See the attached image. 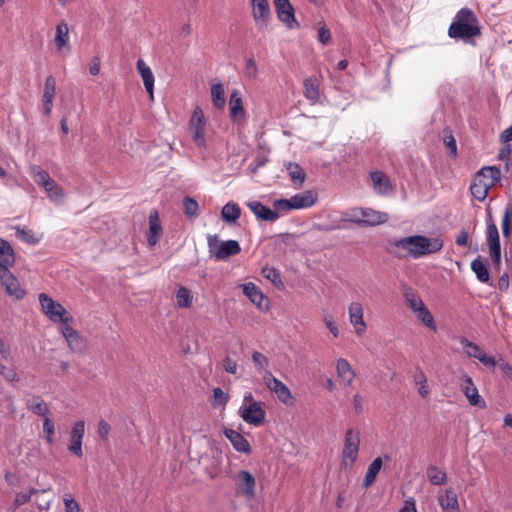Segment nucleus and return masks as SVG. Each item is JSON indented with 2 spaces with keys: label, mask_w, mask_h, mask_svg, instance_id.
<instances>
[{
  "label": "nucleus",
  "mask_w": 512,
  "mask_h": 512,
  "mask_svg": "<svg viewBox=\"0 0 512 512\" xmlns=\"http://www.w3.org/2000/svg\"><path fill=\"white\" fill-rule=\"evenodd\" d=\"M393 246L406 252V254L395 252L398 257L409 256L418 259L440 251L443 247V241L438 237L428 238L422 235H413L395 240Z\"/></svg>",
  "instance_id": "nucleus-1"
},
{
  "label": "nucleus",
  "mask_w": 512,
  "mask_h": 512,
  "mask_svg": "<svg viewBox=\"0 0 512 512\" xmlns=\"http://www.w3.org/2000/svg\"><path fill=\"white\" fill-rule=\"evenodd\" d=\"M480 34L481 30L478 18L468 7H463L456 13L448 28V36L450 38L463 40L464 42Z\"/></svg>",
  "instance_id": "nucleus-2"
},
{
  "label": "nucleus",
  "mask_w": 512,
  "mask_h": 512,
  "mask_svg": "<svg viewBox=\"0 0 512 512\" xmlns=\"http://www.w3.org/2000/svg\"><path fill=\"white\" fill-rule=\"evenodd\" d=\"M207 244L210 257L218 261L237 255L241 251L238 241H222L219 239L218 235H209L207 238Z\"/></svg>",
  "instance_id": "nucleus-3"
},
{
  "label": "nucleus",
  "mask_w": 512,
  "mask_h": 512,
  "mask_svg": "<svg viewBox=\"0 0 512 512\" xmlns=\"http://www.w3.org/2000/svg\"><path fill=\"white\" fill-rule=\"evenodd\" d=\"M360 447V433L354 428H349L344 436L341 465L344 468L351 467L358 458Z\"/></svg>",
  "instance_id": "nucleus-4"
},
{
  "label": "nucleus",
  "mask_w": 512,
  "mask_h": 512,
  "mask_svg": "<svg viewBox=\"0 0 512 512\" xmlns=\"http://www.w3.org/2000/svg\"><path fill=\"white\" fill-rule=\"evenodd\" d=\"M39 302L41 310L54 323H62L63 325L68 323L72 317L67 310L59 302L54 301L45 293L39 294Z\"/></svg>",
  "instance_id": "nucleus-5"
},
{
  "label": "nucleus",
  "mask_w": 512,
  "mask_h": 512,
  "mask_svg": "<svg viewBox=\"0 0 512 512\" xmlns=\"http://www.w3.org/2000/svg\"><path fill=\"white\" fill-rule=\"evenodd\" d=\"M188 130L197 146L203 147L206 145V118L203 110L198 106L191 115Z\"/></svg>",
  "instance_id": "nucleus-6"
},
{
  "label": "nucleus",
  "mask_w": 512,
  "mask_h": 512,
  "mask_svg": "<svg viewBox=\"0 0 512 512\" xmlns=\"http://www.w3.org/2000/svg\"><path fill=\"white\" fill-rule=\"evenodd\" d=\"M238 414L244 422L256 427L262 425L266 417L265 410L260 402L242 404L239 407Z\"/></svg>",
  "instance_id": "nucleus-7"
},
{
  "label": "nucleus",
  "mask_w": 512,
  "mask_h": 512,
  "mask_svg": "<svg viewBox=\"0 0 512 512\" xmlns=\"http://www.w3.org/2000/svg\"><path fill=\"white\" fill-rule=\"evenodd\" d=\"M0 282L6 293L13 299L21 300L25 297V289L21 287L19 280L10 269L0 271Z\"/></svg>",
  "instance_id": "nucleus-8"
},
{
  "label": "nucleus",
  "mask_w": 512,
  "mask_h": 512,
  "mask_svg": "<svg viewBox=\"0 0 512 512\" xmlns=\"http://www.w3.org/2000/svg\"><path fill=\"white\" fill-rule=\"evenodd\" d=\"M486 240L489 245L490 255L495 265L501 262V247L498 228L493 222L491 215L487 219Z\"/></svg>",
  "instance_id": "nucleus-9"
},
{
  "label": "nucleus",
  "mask_w": 512,
  "mask_h": 512,
  "mask_svg": "<svg viewBox=\"0 0 512 512\" xmlns=\"http://www.w3.org/2000/svg\"><path fill=\"white\" fill-rule=\"evenodd\" d=\"M85 434V422L82 420H78L73 423L71 431H70V437H69V443L67 445L68 451L81 458L83 456V449H82V443L83 438Z\"/></svg>",
  "instance_id": "nucleus-10"
},
{
  "label": "nucleus",
  "mask_w": 512,
  "mask_h": 512,
  "mask_svg": "<svg viewBox=\"0 0 512 512\" xmlns=\"http://www.w3.org/2000/svg\"><path fill=\"white\" fill-rule=\"evenodd\" d=\"M462 345L464 352L467 356L478 359L483 365L494 368L496 361L493 357L488 356L479 345L462 337L459 340Z\"/></svg>",
  "instance_id": "nucleus-11"
},
{
  "label": "nucleus",
  "mask_w": 512,
  "mask_h": 512,
  "mask_svg": "<svg viewBox=\"0 0 512 512\" xmlns=\"http://www.w3.org/2000/svg\"><path fill=\"white\" fill-rule=\"evenodd\" d=\"M236 491L252 499L256 495V480L247 470H240L236 475Z\"/></svg>",
  "instance_id": "nucleus-12"
},
{
  "label": "nucleus",
  "mask_w": 512,
  "mask_h": 512,
  "mask_svg": "<svg viewBox=\"0 0 512 512\" xmlns=\"http://www.w3.org/2000/svg\"><path fill=\"white\" fill-rule=\"evenodd\" d=\"M253 8V18L259 30H264L268 27L271 19V10L268 0H251Z\"/></svg>",
  "instance_id": "nucleus-13"
},
{
  "label": "nucleus",
  "mask_w": 512,
  "mask_h": 512,
  "mask_svg": "<svg viewBox=\"0 0 512 512\" xmlns=\"http://www.w3.org/2000/svg\"><path fill=\"white\" fill-rule=\"evenodd\" d=\"M461 390L468 399L470 405L472 406H478L481 408H484L485 401L482 399V397L478 393V389L473 383L472 378L469 375H463L462 377V383H461Z\"/></svg>",
  "instance_id": "nucleus-14"
},
{
  "label": "nucleus",
  "mask_w": 512,
  "mask_h": 512,
  "mask_svg": "<svg viewBox=\"0 0 512 512\" xmlns=\"http://www.w3.org/2000/svg\"><path fill=\"white\" fill-rule=\"evenodd\" d=\"M348 314L351 325L354 327L355 332L358 335H362L367 328V325L364 321V312L363 307L360 302H352L348 306Z\"/></svg>",
  "instance_id": "nucleus-15"
},
{
  "label": "nucleus",
  "mask_w": 512,
  "mask_h": 512,
  "mask_svg": "<svg viewBox=\"0 0 512 512\" xmlns=\"http://www.w3.org/2000/svg\"><path fill=\"white\" fill-rule=\"evenodd\" d=\"M61 333L72 351L81 352L85 349L86 342L84 338L68 323L62 325Z\"/></svg>",
  "instance_id": "nucleus-16"
},
{
  "label": "nucleus",
  "mask_w": 512,
  "mask_h": 512,
  "mask_svg": "<svg viewBox=\"0 0 512 512\" xmlns=\"http://www.w3.org/2000/svg\"><path fill=\"white\" fill-rule=\"evenodd\" d=\"M246 206L258 220L273 222L279 218V214L276 211L265 206L258 200L248 201L246 202Z\"/></svg>",
  "instance_id": "nucleus-17"
},
{
  "label": "nucleus",
  "mask_w": 512,
  "mask_h": 512,
  "mask_svg": "<svg viewBox=\"0 0 512 512\" xmlns=\"http://www.w3.org/2000/svg\"><path fill=\"white\" fill-rule=\"evenodd\" d=\"M56 94V79L49 75L44 82V91L42 96L43 112L50 115L53 107V100Z\"/></svg>",
  "instance_id": "nucleus-18"
},
{
  "label": "nucleus",
  "mask_w": 512,
  "mask_h": 512,
  "mask_svg": "<svg viewBox=\"0 0 512 512\" xmlns=\"http://www.w3.org/2000/svg\"><path fill=\"white\" fill-rule=\"evenodd\" d=\"M230 118L233 122H241L246 118V112L243 107L241 94L238 90H234L229 99Z\"/></svg>",
  "instance_id": "nucleus-19"
},
{
  "label": "nucleus",
  "mask_w": 512,
  "mask_h": 512,
  "mask_svg": "<svg viewBox=\"0 0 512 512\" xmlns=\"http://www.w3.org/2000/svg\"><path fill=\"white\" fill-rule=\"evenodd\" d=\"M54 42L58 52L63 54L70 52L69 27L66 22L62 21L56 26Z\"/></svg>",
  "instance_id": "nucleus-20"
},
{
  "label": "nucleus",
  "mask_w": 512,
  "mask_h": 512,
  "mask_svg": "<svg viewBox=\"0 0 512 512\" xmlns=\"http://www.w3.org/2000/svg\"><path fill=\"white\" fill-rule=\"evenodd\" d=\"M136 69L140 77L142 78L144 87L149 94L150 98L153 99L154 94V83L155 78L150 67L144 62L143 59H138L136 62Z\"/></svg>",
  "instance_id": "nucleus-21"
},
{
  "label": "nucleus",
  "mask_w": 512,
  "mask_h": 512,
  "mask_svg": "<svg viewBox=\"0 0 512 512\" xmlns=\"http://www.w3.org/2000/svg\"><path fill=\"white\" fill-rule=\"evenodd\" d=\"M162 234V225L157 211H152L149 215V232L147 242L150 247H154Z\"/></svg>",
  "instance_id": "nucleus-22"
},
{
  "label": "nucleus",
  "mask_w": 512,
  "mask_h": 512,
  "mask_svg": "<svg viewBox=\"0 0 512 512\" xmlns=\"http://www.w3.org/2000/svg\"><path fill=\"white\" fill-rule=\"evenodd\" d=\"M224 435L231 442L236 451L244 454H249L251 452V446L248 440L241 433L233 429H226L224 431Z\"/></svg>",
  "instance_id": "nucleus-23"
},
{
  "label": "nucleus",
  "mask_w": 512,
  "mask_h": 512,
  "mask_svg": "<svg viewBox=\"0 0 512 512\" xmlns=\"http://www.w3.org/2000/svg\"><path fill=\"white\" fill-rule=\"evenodd\" d=\"M272 385H269V390L276 394L278 400L283 404L289 406L294 403V397L288 388L281 380L274 379L272 380Z\"/></svg>",
  "instance_id": "nucleus-24"
},
{
  "label": "nucleus",
  "mask_w": 512,
  "mask_h": 512,
  "mask_svg": "<svg viewBox=\"0 0 512 512\" xmlns=\"http://www.w3.org/2000/svg\"><path fill=\"white\" fill-rule=\"evenodd\" d=\"M15 264V253L11 244L0 238V271L10 269Z\"/></svg>",
  "instance_id": "nucleus-25"
},
{
  "label": "nucleus",
  "mask_w": 512,
  "mask_h": 512,
  "mask_svg": "<svg viewBox=\"0 0 512 512\" xmlns=\"http://www.w3.org/2000/svg\"><path fill=\"white\" fill-rule=\"evenodd\" d=\"M389 216L385 212L376 211L371 208L362 209V226H376L387 222Z\"/></svg>",
  "instance_id": "nucleus-26"
},
{
  "label": "nucleus",
  "mask_w": 512,
  "mask_h": 512,
  "mask_svg": "<svg viewBox=\"0 0 512 512\" xmlns=\"http://www.w3.org/2000/svg\"><path fill=\"white\" fill-rule=\"evenodd\" d=\"M438 502L444 512H460L457 495L452 489H446L440 494Z\"/></svg>",
  "instance_id": "nucleus-27"
},
{
  "label": "nucleus",
  "mask_w": 512,
  "mask_h": 512,
  "mask_svg": "<svg viewBox=\"0 0 512 512\" xmlns=\"http://www.w3.org/2000/svg\"><path fill=\"white\" fill-rule=\"evenodd\" d=\"M316 195L312 191H305L292 196L289 200L292 209H304L313 206L316 202Z\"/></svg>",
  "instance_id": "nucleus-28"
},
{
  "label": "nucleus",
  "mask_w": 512,
  "mask_h": 512,
  "mask_svg": "<svg viewBox=\"0 0 512 512\" xmlns=\"http://www.w3.org/2000/svg\"><path fill=\"white\" fill-rule=\"evenodd\" d=\"M373 187L376 193L384 195L392 190L388 177L381 171H374L370 174Z\"/></svg>",
  "instance_id": "nucleus-29"
},
{
  "label": "nucleus",
  "mask_w": 512,
  "mask_h": 512,
  "mask_svg": "<svg viewBox=\"0 0 512 512\" xmlns=\"http://www.w3.org/2000/svg\"><path fill=\"white\" fill-rule=\"evenodd\" d=\"M243 294L258 308H262V302L265 299L264 294L260 289L252 282H248L242 285Z\"/></svg>",
  "instance_id": "nucleus-30"
},
{
  "label": "nucleus",
  "mask_w": 512,
  "mask_h": 512,
  "mask_svg": "<svg viewBox=\"0 0 512 512\" xmlns=\"http://www.w3.org/2000/svg\"><path fill=\"white\" fill-rule=\"evenodd\" d=\"M336 371L338 377L344 381L347 385H351L355 378V371L352 369L350 363L344 359L340 358L337 360Z\"/></svg>",
  "instance_id": "nucleus-31"
},
{
  "label": "nucleus",
  "mask_w": 512,
  "mask_h": 512,
  "mask_svg": "<svg viewBox=\"0 0 512 512\" xmlns=\"http://www.w3.org/2000/svg\"><path fill=\"white\" fill-rule=\"evenodd\" d=\"M27 409L34 414L45 418H49V408L40 396H33L26 401Z\"/></svg>",
  "instance_id": "nucleus-32"
},
{
  "label": "nucleus",
  "mask_w": 512,
  "mask_h": 512,
  "mask_svg": "<svg viewBox=\"0 0 512 512\" xmlns=\"http://www.w3.org/2000/svg\"><path fill=\"white\" fill-rule=\"evenodd\" d=\"M501 172L496 166L483 167L478 173L476 178L490 184L493 187L496 182L500 180Z\"/></svg>",
  "instance_id": "nucleus-33"
},
{
  "label": "nucleus",
  "mask_w": 512,
  "mask_h": 512,
  "mask_svg": "<svg viewBox=\"0 0 512 512\" xmlns=\"http://www.w3.org/2000/svg\"><path fill=\"white\" fill-rule=\"evenodd\" d=\"M278 19L283 22L288 29L298 28L299 23L295 19L294 8L292 4H290V9L286 7H278L276 8Z\"/></svg>",
  "instance_id": "nucleus-34"
},
{
  "label": "nucleus",
  "mask_w": 512,
  "mask_h": 512,
  "mask_svg": "<svg viewBox=\"0 0 512 512\" xmlns=\"http://www.w3.org/2000/svg\"><path fill=\"white\" fill-rule=\"evenodd\" d=\"M383 465V461L381 457L375 458L368 466L367 472L365 474L364 480H363V487L368 488L371 486L376 478L378 473L380 472Z\"/></svg>",
  "instance_id": "nucleus-35"
},
{
  "label": "nucleus",
  "mask_w": 512,
  "mask_h": 512,
  "mask_svg": "<svg viewBox=\"0 0 512 512\" xmlns=\"http://www.w3.org/2000/svg\"><path fill=\"white\" fill-rule=\"evenodd\" d=\"M241 216V209L235 202H228L221 210V218L224 222L234 223Z\"/></svg>",
  "instance_id": "nucleus-36"
},
{
  "label": "nucleus",
  "mask_w": 512,
  "mask_h": 512,
  "mask_svg": "<svg viewBox=\"0 0 512 512\" xmlns=\"http://www.w3.org/2000/svg\"><path fill=\"white\" fill-rule=\"evenodd\" d=\"M285 166L293 184L301 186L306 179V173L303 168L295 162H289Z\"/></svg>",
  "instance_id": "nucleus-37"
},
{
  "label": "nucleus",
  "mask_w": 512,
  "mask_h": 512,
  "mask_svg": "<svg viewBox=\"0 0 512 512\" xmlns=\"http://www.w3.org/2000/svg\"><path fill=\"white\" fill-rule=\"evenodd\" d=\"M31 175L34 179V181L39 185L41 186L44 190L48 187V186H51L52 185V182L54 181V179H52L50 177V175L48 174V172L42 168H40L39 166H33L31 168Z\"/></svg>",
  "instance_id": "nucleus-38"
},
{
  "label": "nucleus",
  "mask_w": 512,
  "mask_h": 512,
  "mask_svg": "<svg viewBox=\"0 0 512 512\" xmlns=\"http://www.w3.org/2000/svg\"><path fill=\"white\" fill-rule=\"evenodd\" d=\"M427 478L433 485H443L447 481V474L442 469L435 465H431L427 468Z\"/></svg>",
  "instance_id": "nucleus-39"
},
{
  "label": "nucleus",
  "mask_w": 512,
  "mask_h": 512,
  "mask_svg": "<svg viewBox=\"0 0 512 512\" xmlns=\"http://www.w3.org/2000/svg\"><path fill=\"white\" fill-rule=\"evenodd\" d=\"M490 188V184H487L484 180L481 181L478 178H475L470 190L475 199L483 201L487 197Z\"/></svg>",
  "instance_id": "nucleus-40"
},
{
  "label": "nucleus",
  "mask_w": 512,
  "mask_h": 512,
  "mask_svg": "<svg viewBox=\"0 0 512 512\" xmlns=\"http://www.w3.org/2000/svg\"><path fill=\"white\" fill-rule=\"evenodd\" d=\"M471 269L480 282L488 283L490 277L487 266L479 257L471 262Z\"/></svg>",
  "instance_id": "nucleus-41"
},
{
  "label": "nucleus",
  "mask_w": 512,
  "mask_h": 512,
  "mask_svg": "<svg viewBox=\"0 0 512 512\" xmlns=\"http://www.w3.org/2000/svg\"><path fill=\"white\" fill-rule=\"evenodd\" d=\"M414 383L418 388V393L422 398L428 397L430 391L427 385V378L422 369L417 368L414 374Z\"/></svg>",
  "instance_id": "nucleus-42"
},
{
  "label": "nucleus",
  "mask_w": 512,
  "mask_h": 512,
  "mask_svg": "<svg viewBox=\"0 0 512 512\" xmlns=\"http://www.w3.org/2000/svg\"><path fill=\"white\" fill-rule=\"evenodd\" d=\"M49 491L43 489V490H36V493H34L33 496H35V504L37 508L40 511L48 510L50 508V505L53 501L52 495H48Z\"/></svg>",
  "instance_id": "nucleus-43"
},
{
  "label": "nucleus",
  "mask_w": 512,
  "mask_h": 512,
  "mask_svg": "<svg viewBox=\"0 0 512 512\" xmlns=\"http://www.w3.org/2000/svg\"><path fill=\"white\" fill-rule=\"evenodd\" d=\"M303 85L305 97L312 102H316L320 96L317 80L308 78L304 81Z\"/></svg>",
  "instance_id": "nucleus-44"
},
{
  "label": "nucleus",
  "mask_w": 512,
  "mask_h": 512,
  "mask_svg": "<svg viewBox=\"0 0 512 512\" xmlns=\"http://www.w3.org/2000/svg\"><path fill=\"white\" fill-rule=\"evenodd\" d=\"M211 98L216 108H223L225 106V91L222 84L217 83L211 86Z\"/></svg>",
  "instance_id": "nucleus-45"
},
{
  "label": "nucleus",
  "mask_w": 512,
  "mask_h": 512,
  "mask_svg": "<svg viewBox=\"0 0 512 512\" xmlns=\"http://www.w3.org/2000/svg\"><path fill=\"white\" fill-rule=\"evenodd\" d=\"M416 318L427 328L432 331L437 330V326L435 324L434 318L427 307H424L420 311L415 313Z\"/></svg>",
  "instance_id": "nucleus-46"
},
{
  "label": "nucleus",
  "mask_w": 512,
  "mask_h": 512,
  "mask_svg": "<svg viewBox=\"0 0 512 512\" xmlns=\"http://www.w3.org/2000/svg\"><path fill=\"white\" fill-rule=\"evenodd\" d=\"M177 305L180 308H188L192 304V295L189 289L184 286L179 287L176 292Z\"/></svg>",
  "instance_id": "nucleus-47"
},
{
  "label": "nucleus",
  "mask_w": 512,
  "mask_h": 512,
  "mask_svg": "<svg viewBox=\"0 0 512 512\" xmlns=\"http://www.w3.org/2000/svg\"><path fill=\"white\" fill-rule=\"evenodd\" d=\"M45 192L47 193L49 199L54 203L60 204L64 200L63 189L55 182V180L52 182L51 186H48L45 189Z\"/></svg>",
  "instance_id": "nucleus-48"
},
{
  "label": "nucleus",
  "mask_w": 512,
  "mask_h": 512,
  "mask_svg": "<svg viewBox=\"0 0 512 512\" xmlns=\"http://www.w3.org/2000/svg\"><path fill=\"white\" fill-rule=\"evenodd\" d=\"M362 209L352 208L342 213L341 219L345 222H350L362 226Z\"/></svg>",
  "instance_id": "nucleus-49"
},
{
  "label": "nucleus",
  "mask_w": 512,
  "mask_h": 512,
  "mask_svg": "<svg viewBox=\"0 0 512 512\" xmlns=\"http://www.w3.org/2000/svg\"><path fill=\"white\" fill-rule=\"evenodd\" d=\"M183 209L187 217L193 218L198 215L199 205L194 198L185 196L183 198Z\"/></svg>",
  "instance_id": "nucleus-50"
},
{
  "label": "nucleus",
  "mask_w": 512,
  "mask_h": 512,
  "mask_svg": "<svg viewBox=\"0 0 512 512\" xmlns=\"http://www.w3.org/2000/svg\"><path fill=\"white\" fill-rule=\"evenodd\" d=\"M512 231V204H508L505 208L502 219V232L505 237H508Z\"/></svg>",
  "instance_id": "nucleus-51"
},
{
  "label": "nucleus",
  "mask_w": 512,
  "mask_h": 512,
  "mask_svg": "<svg viewBox=\"0 0 512 512\" xmlns=\"http://www.w3.org/2000/svg\"><path fill=\"white\" fill-rule=\"evenodd\" d=\"M406 301L409 309L414 314L426 307L423 300L415 293H406Z\"/></svg>",
  "instance_id": "nucleus-52"
},
{
  "label": "nucleus",
  "mask_w": 512,
  "mask_h": 512,
  "mask_svg": "<svg viewBox=\"0 0 512 512\" xmlns=\"http://www.w3.org/2000/svg\"><path fill=\"white\" fill-rule=\"evenodd\" d=\"M34 493H36V489H34V488L29 489V491H27V492L17 493L15 500H14V507L11 509V512H15V510L18 507L28 503L32 499V496L34 495Z\"/></svg>",
  "instance_id": "nucleus-53"
},
{
  "label": "nucleus",
  "mask_w": 512,
  "mask_h": 512,
  "mask_svg": "<svg viewBox=\"0 0 512 512\" xmlns=\"http://www.w3.org/2000/svg\"><path fill=\"white\" fill-rule=\"evenodd\" d=\"M262 275L267 280L271 281L275 286L282 285V280L279 271L274 267H264Z\"/></svg>",
  "instance_id": "nucleus-54"
},
{
  "label": "nucleus",
  "mask_w": 512,
  "mask_h": 512,
  "mask_svg": "<svg viewBox=\"0 0 512 512\" xmlns=\"http://www.w3.org/2000/svg\"><path fill=\"white\" fill-rule=\"evenodd\" d=\"M43 433L48 444L54 443L55 426L50 418L43 419Z\"/></svg>",
  "instance_id": "nucleus-55"
},
{
  "label": "nucleus",
  "mask_w": 512,
  "mask_h": 512,
  "mask_svg": "<svg viewBox=\"0 0 512 512\" xmlns=\"http://www.w3.org/2000/svg\"><path fill=\"white\" fill-rule=\"evenodd\" d=\"M229 400V396L224 393L220 387L213 389V407L225 406Z\"/></svg>",
  "instance_id": "nucleus-56"
},
{
  "label": "nucleus",
  "mask_w": 512,
  "mask_h": 512,
  "mask_svg": "<svg viewBox=\"0 0 512 512\" xmlns=\"http://www.w3.org/2000/svg\"><path fill=\"white\" fill-rule=\"evenodd\" d=\"M0 375L8 382H15L19 380L18 374L14 367L5 366L0 363Z\"/></svg>",
  "instance_id": "nucleus-57"
},
{
  "label": "nucleus",
  "mask_w": 512,
  "mask_h": 512,
  "mask_svg": "<svg viewBox=\"0 0 512 512\" xmlns=\"http://www.w3.org/2000/svg\"><path fill=\"white\" fill-rule=\"evenodd\" d=\"M252 360L258 372H262V370H265V368H267L269 364L268 358L257 351L253 352Z\"/></svg>",
  "instance_id": "nucleus-58"
},
{
  "label": "nucleus",
  "mask_w": 512,
  "mask_h": 512,
  "mask_svg": "<svg viewBox=\"0 0 512 512\" xmlns=\"http://www.w3.org/2000/svg\"><path fill=\"white\" fill-rule=\"evenodd\" d=\"M63 503L65 506V512H81L79 504L72 497L71 494H69V493L64 494Z\"/></svg>",
  "instance_id": "nucleus-59"
},
{
  "label": "nucleus",
  "mask_w": 512,
  "mask_h": 512,
  "mask_svg": "<svg viewBox=\"0 0 512 512\" xmlns=\"http://www.w3.org/2000/svg\"><path fill=\"white\" fill-rule=\"evenodd\" d=\"M318 40L323 45H326L331 40V32L323 22L318 23Z\"/></svg>",
  "instance_id": "nucleus-60"
},
{
  "label": "nucleus",
  "mask_w": 512,
  "mask_h": 512,
  "mask_svg": "<svg viewBox=\"0 0 512 512\" xmlns=\"http://www.w3.org/2000/svg\"><path fill=\"white\" fill-rule=\"evenodd\" d=\"M16 234L27 243L35 244L39 241V239L34 236V233L31 230H25L24 228L18 227L16 229Z\"/></svg>",
  "instance_id": "nucleus-61"
},
{
  "label": "nucleus",
  "mask_w": 512,
  "mask_h": 512,
  "mask_svg": "<svg viewBox=\"0 0 512 512\" xmlns=\"http://www.w3.org/2000/svg\"><path fill=\"white\" fill-rule=\"evenodd\" d=\"M245 75L250 79H255L258 75V68L253 58L246 60Z\"/></svg>",
  "instance_id": "nucleus-62"
},
{
  "label": "nucleus",
  "mask_w": 512,
  "mask_h": 512,
  "mask_svg": "<svg viewBox=\"0 0 512 512\" xmlns=\"http://www.w3.org/2000/svg\"><path fill=\"white\" fill-rule=\"evenodd\" d=\"M273 206L275 208L274 211H276L278 213V211H290V210H293L292 209V206H291V203H290V200L289 199H285V198H281V199H277L273 202Z\"/></svg>",
  "instance_id": "nucleus-63"
},
{
  "label": "nucleus",
  "mask_w": 512,
  "mask_h": 512,
  "mask_svg": "<svg viewBox=\"0 0 512 512\" xmlns=\"http://www.w3.org/2000/svg\"><path fill=\"white\" fill-rule=\"evenodd\" d=\"M323 321H324L327 329L330 331V333L334 337H337L339 335V329L337 327V324L333 320V318L331 316H329V315H324Z\"/></svg>",
  "instance_id": "nucleus-64"
}]
</instances>
